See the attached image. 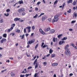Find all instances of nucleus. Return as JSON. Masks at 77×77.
<instances>
[{"label":"nucleus","mask_w":77,"mask_h":77,"mask_svg":"<svg viewBox=\"0 0 77 77\" xmlns=\"http://www.w3.org/2000/svg\"><path fill=\"white\" fill-rule=\"evenodd\" d=\"M68 47H69V45H66L64 47V49L65 50H66V51L65 52V54H67V56H70V51H69L68 48Z\"/></svg>","instance_id":"obj_1"},{"label":"nucleus","mask_w":77,"mask_h":77,"mask_svg":"<svg viewBox=\"0 0 77 77\" xmlns=\"http://www.w3.org/2000/svg\"><path fill=\"white\" fill-rule=\"evenodd\" d=\"M35 42V39L34 38H33L30 41H28L27 42V44L28 45L27 46V48H29V47H30V45L29 44H33Z\"/></svg>","instance_id":"obj_2"},{"label":"nucleus","mask_w":77,"mask_h":77,"mask_svg":"<svg viewBox=\"0 0 77 77\" xmlns=\"http://www.w3.org/2000/svg\"><path fill=\"white\" fill-rule=\"evenodd\" d=\"M58 17L59 16L57 15V14H56V15L54 16V18L52 20V23H55V22H57L59 20Z\"/></svg>","instance_id":"obj_3"},{"label":"nucleus","mask_w":77,"mask_h":77,"mask_svg":"<svg viewBox=\"0 0 77 77\" xmlns=\"http://www.w3.org/2000/svg\"><path fill=\"white\" fill-rule=\"evenodd\" d=\"M6 39L2 38V39L1 40V42L2 44H3V42H6Z\"/></svg>","instance_id":"obj_4"},{"label":"nucleus","mask_w":77,"mask_h":77,"mask_svg":"<svg viewBox=\"0 0 77 77\" xmlns=\"http://www.w3.org/2000/svg\"><path fill=\"white\" fill-rule=\"evenodd\" d=\"M24 11H25L24 9L23 8H22L19 9L18 10V12H19V13H20V12H24Z\"/></svg>","instance_id":"obj_5"},{"label":"nucleus","mask_w":77,"mask_h":77,"mask_svg":"<svg viewBox=\"0 0 77 77\" xmlns=\"http://www.w3.org/2000/svg\"><path fill=\"white\" fill-rule=\"evenodd\" d=\"M39 31L41 33H42V34L43 35L45 34V33L42 30V29H39Z\"/></svg>","instance_id":"obj_6"},{"label":"nucleus","mask_w":77,"mask_h":77,"mask_svg":"<svg viewBox=\"0 0 77 77\" xmlns=\"http://www.w3.org/2000/svg\"><path fill=\"white\" fill-rule=\"evenodd\" d=\"M47 17L46 16L44 15L42 17V21H45V19Z\"/></svg>","instance_id":"obj_7"},{"label":"nucleus","mask_w":77,"mask_h":77,"mask_svg":"<svg viewBox=\"0 0 77 77\" xmlns=\"http://www.w3.org/2000/svg\"><path fill=\"white\" fill-rule=\"evenodd\" d=\"M15 26V23H13L12 25H11V26L10 28L11 30H13L14 29V27Z\"/></svg>","instance_id":"obj_8"},{"label":"nucleus","mask_w":77,"mask_h":77,"mask_svg":"<svg viewBox=\"0 0 77 77\" xmlns=\"http://www.w3.org/2000/svg\"><path fill=\"white\" fill-rule=\"evenodd\" d=\"M77 13L75 12L74 13L73 15V18H77Z\"/></svg>","instance_id":"obj_9"},{"label":"nucleus","mask_w":77,"mask_h":77,"mask_svg":"<svg viewBox=\"0 0 77 77\" xmlns=\"http://www.w3.org/2000/svg\"><path fill=\"white\" fill-rule=\"evenodd\" d=\"M63 44H65V42L64 41H60L59 42V45H62Z\"/></svg>","instance_id":"obj_10"},{"label":"nucleus","mask_w":77,"mask_h":77,"mask_svg":"<svg viewBox=\"0 0 77 77\" xmlns=\"http://www.w3.org/2000/svg\"><path fill=\"white\" fill-rule=\"evenodd\" d=\"M58 65V63H53L52 64V66H56Z\"/></svg>","instance_id":"obj_11"},{"label":"nucleus","mask_w":77,"mask_h":77,"mask_svg":"<svg viewBox=\"0 0 77 77\" xmlns=\"http://www.w3.org/2000/svg\"><path fill=\"white\" fill-rule=\"evenodd\" d=\"M54 32V30L53 29H51L50 31V33L52 34Z\"/></svg>","instance_id":"obj_12"},{"label":"nucleus","mask_w":77,"mask_h":77,"mask_svg":"<svg viewBox=\"0 0 77 77\" xmlns=\"http://www.w3.org/2000/svg\"><path fill=\"white\" fill-rule=\"evenodd\" d=\"M26 29H28V32H30L31 29V27L30 26H29L28 27H26Z\"/></svg>","instance_id":"obj_13"},{"label":"nucleus","mask_w":77,"mask_h":77,"mask_svg":"<svg viewBox=\"0 0 77 77\" xmlns=\"http://www.w3.org/2000/svg\"><path fill=\"white\" fill-rule=\"evenodd\" d=\"M20 20V18H18V17H17L16 18H15L14 20V21H19Z\"/></svg>","instance_id":"obj_14"},{"label":"nucleus","mask_w":77,"mask_h":77,"mask_svg":"<svg viewBox=\"0 0 77 77\" xmlns=\"http://www.w3.org/2000/svg\"><path fill=\"white\" fill-rule=\"evenodd\" d=\"M25 36V35H24V34L23 35H20V38H21V37H22L21 38V39H24V38Z\"/></svg>","instance_id":"obj_15"},{"label":"nucleus","mask_w":77,"mask_h":77,"mask_svg":"<svg viewBox=\"0 0 77 77\" xmlns=\"http://www.w3.org/2000/svg\"><path fill=\"white\" fill-rule=\"evenodd\" d=\"M18 3L20 4V5H21V4H23L24 3V2H23V0H21L20 1H19L18 2Z\"/></svg>","instance_id":"obj_16"},{"label":"nucleus","mask_w":77,"mask_h":77,"mask_svg":"<svg viewBox=\"0 0 77 77\" xmlns=\"http://www.w3.org/2000/svg\"><path fill=\"white\" fill-rule=\"evenodd\" d=\"M65 2H64L63 4V6H59V8H62V9H63V7L65 6Z\"/></svg>","instance_id":"obj_17"},{"label":"nucleus","mask_w":77,"mask_h":77,"mask_svg":"<svg viewBox=\"0 0 77 77\" xmlns=\"http://www.w3.org/2000/svg\"><path fill=\"white\" fill-rule=\"evenodd\" d=\"M73 0H69L67 1V3L69 4V3H72Z\"/></svg>","instance_id":"obj_18"},{"label":"nucleus","mask_w":77,"mask_h":77,"mask_svg":"<svg viewBox=\"0 0 77 77\" xmlns=\"http://www.w3.org/2000/svg\"><path fill=\"white\" fill-rule=\"evenodd\" d=\"M63 36V35L62 34H59V35H58L57 36V37L58 38H59V39H60V37L61 36Z\"/></svg>","instance_id":"obj_19"},{"label":"nucleus","mask_w":77,"mask_h":77,"mask_svg":"<svg viewBox=\"0 0 77 77\" xmlns=\"http://www.w3.org/2000/svg\"><path fill=\"white\" fill-rule=\"evenodd\" d=\"M50 30V28H48L47 29H45V32H48Z\"/></svg>","instance_id":"obj_20"},{"label":"nucleus","mask_w":77,"mask_h":77,"mask_svg":"<svg viewBox=\"0 0 77 77\" xmlns=\"http://www.w3.org/2000/svg\"><path fill=\"white\" fill-rule=\"evenodd\" d=\"M56 40H57V38H54L53 39V41L54 42H56Z\"/></svg>","instance_id":"obj_21"},{"label":"nucleus","mask_w":77,"mask_h":77,"mask_svg":"<svg viewBox=\"0 0 77 77\" xmlns=\"http://www.w3.org/2000/svg\"><path fill=\"white\" fill-rule=\"evenodd\" d=\"M72 5L74 6H75V5H76V1H73V2L72 3Z\"/></svg>","instance_id":"obj_22"},{"label":"nucleus","mask_w":77,"mask_h":77,"mask_svg":"<svg viewBox=\"0 0 77 77\" xmlns=\"http://www.w3.org/2000/svg\"><path fill=\"white\" fill-rule=\"evenodd\" d=\"M67 39V37H64L63 38H62V41H65V40H66Z\"/></svg>","instance_id":"obj_23"},{"label":"nucleus","mask_w":77,"mask_h":77,"mask_svg":"<svg viewBox=\"0 0 77 77\" xmlns=\"http://www.w3.org/2000/svg\"><path fill=\"white\" fill-rule=\"evenodd\" d=\"M3 37L4 38H6L7 37V34H4L3 35Z\"/></svg>","instance_id":"obj_24"},{"label":"nucleus","mask_w":77,"mask_h":77,"mask_svg":"<svg viewBox=\"0 0 77 77\" xmlns=\"http://www.w3.org/2000/svg\"><path fill=\"white\" fill-rule=\"evenodd\" d=\"M0 22L1 23H3V20L1 18H0Z\"/></svg>","instance_id":"obj_25"},{"label":"nucleus","mask_w":77,"mask_h":77,"mask_svg":"<svg viewBox=\"0 0 77 77\" xmlns=\"http://www.w3.org/2000/svg\"><path fill=\"white\" fill-rule=\"evenodd\" d=\"M44 14H45L44 13H41L40 15L39 16H38V18H39V17H41V16H42V15H44Z\"/></svg>","instance_id":"obj_26"},{"label":"nucleus","mask_w":77,"mask_h":77,"mask_svg":"<svg viewBox=\"0 0 77 77\" xmlns=\"http://www.w3.org/2000/svg\"><path fill=\"white\" fill-rule=\"evenodd\" d=\"M70 46H72L73 47H75L74 45V43H70Z\"/></svg>","instance_id":"obj_27"},{"label":"nucleus","mask_w":77,"mask_h":77,"mask_svg":"<svg viewBox=\"0 0 77 77\" xmlns=\"http://www.w3.org/2000/svg\"><path fill=\"white\" fill-rule=\"evenodd\" d=\"M55 57V54H52L51 55V57L53 58V57Z\"/></svg>","instance_id":"obj_28"},{"label":"nucleus","mask_w":77,"mask_h":77,"mask_svg":"<svg viewBox=\"0 0 77 77\" xmlns=\"http://www.w3.org/2000/svg\"><path fill=\"white\" fill-rule=\"evenodd\" d=\"M38 45H39V44H37L36 45H35V49H36V48H38Z\"/></svg>","instance_id":"obj_29"},{"label":"nucleus","mask_w":77,"mask_h":77,"mask_svg":"<svg viewBox=\"0 0 77 77\" xmlns=\"http://www.w3.org/2000/svg\"><path fill=\"white\" fill-rule=\"evenodd\" d=\"M11 76L14 77V76H15V74L14 73H13V72H12L11 73Z\"/></svg>","instance_id":"obj_30"},{"label":"nucleus","mask_w":77,"mask_h":77,"mask_svg":"<svg viewBox=\"0 0 77 77\" xmlns=\"http://www.w3.org/2000/svg\"><path fill=\"white\" fill-rule=\"evenodd\" d=\"M37 17H38V14H36L33 17V18H35Z\"/></svg>","instance_id":"obj_31"},{"label":"nucleus","mask_w":77,"mask_h":77,"mask_svg":"<svg viewBox=\"0 0 77 77\" xmlns=\"http://www.w3.org/2000/svg\"><path fill=\"white\" fill-rule=\"evenodd\" d=\"M35 64H36V65H35V69H36V68H37V67L38 66V64H37V63H36Z\"/></svg>","instance_id":"obj_32"},{"label":"nucleus","mask_w":77,"mask_h":77,"mask_svg":"<svg viewBox=\"0 0 77 77\" xmlns=\"http://www.w3.org/2000/svg\"><path fill=\"white\" fill-rule=\"evenodd\" d=\"M53 51L51 50V49H50V50H49V53H53Z\"/></svg>","instance_id":"obj_33"},{"label":"nucleus","mask_w":77,"mask_h":77,"mask_svg":"<svg viewBox=\"0 0 77 77\" xmlns=\"http://www.w3.org/2000/svg\"><path fill=\"white\" fill-rule=\"evenodd\" d=\"M12 30H11V28H10V29H8L7 32H10Z\"/></svg>","instance_id":"obj_34"},{"label":"nucleus","mask_w":77,"mask_h":77,"mask_svg":"<svg viewBox=\"0 0 77 77\" xmlns=\"http://www.w3.org/2000/svg\"><path fill=\"white\" fill-rule=\"evenodd\" d=\"M36 62H37V59H36L34 62V64H35L36 63H37Z\"/></svg>","instance_id":"obj_35"},{"label":"nucleus","mask_w":77,"mask_h":77,"mask_svg":"<svg viewBox=\"0 0 77 77\" xmlns=\"http://www.w3.org/2000/svg\"><path fill=\"white\" fill-rule=\"evenodd\" d=\"M71 9H69V11H67V12H68V13H70L71 12Z\"/></svg>","instance_id":"obj_36"},{"label":"nucleus","mask_w":77,"mask_h":77,"mask_svg":"<svg viewBox=\"0 0 77 77\" xmlns=\"http://www.w3.org/2000/svg\"><path fill=\"white\" fill-rule=\"evenodd\" d=\"M75 22H76V20H73L71 22V23H72V24H73L74 23H75Z\"/></svg>","instance_id":"obj_37"},{"label":"nucleus","mask_w":77,"mask_h":77,"mask_svg":"<svg viewBox=\"0 0 77 77\" xmlns=\"http://www.w3.org/2000/svg\"><path fill=\"white\" fill-rule=\"evenodd\" d=\"M58 2V1L57 0H56V1H55L54 5H55V4H56Z\"/></svg>","instance_id":"obj_38"},{"label":"nucleus","mask_w":77,"mask_h":77,"mask_svg":"<svg viewBox=\"0 0 77 77\" xmlns=\"http://www.w3.org/2000/svg\"><path fill=\"white\" fill-rule=\"evenodd\" d=\"M5 16H6V17H8V16L9 15V14L8 13H7V14H5Z\"/></svg>","instance_id":"obj_39"},{"label":"nucleus","mask_w":77,"mask_h":77,"mask_svg":"<svg viewBox=\"0 0 77 77\" xmlns=\"http://www.w3.org/2000/svg\"><path fill=\"white\" fill-rule=\"evenodd\" d=\"M16 32H17L18 33H20V30L18 29L17 31H16Z\"/></svg>","instance_id":"obj_40"},{"label":"nucleus","mask_w":77,"mask_h":77,"mask_svg":"<svg viewBox=\"0 0 77 77\" xmlns=\"http://www.w3.org/2000/svg\"><path fill=\"white\" fill-rule=\"evenodd\" d=\"M41 2H37L36 5H39L40 4H41Z\"/></svg>","instance_id":"obj_41"},{"label":"nucleus","mask_w":77,"mask_h":77,"mask_svg":"<svg viewBox=\"0 0 77 77\" xmlns=\"http://www.w3.org/2000/svg\"><path fill=\"white\" fill-rule=\"evenodd\" d=\"M43 65H44L45 66H46V65H47V62H44L43 63Z\"/></svg>","instance_id":"obj_42"},{"label":"nucleus","mask_w":77,"mask_h":77,"mask_svg":"<svg viewBox=\"0 0 77 77\" xmlns=\"http://www.w3.org/2000/svg\"><path fill=\"white\" fill-rule=\"evenodd\" d=\"M47 47V45H45L42 47H43V48H45V47Z\"/></svg>","instance_id":"obj_43"},{"label":"nucleus","mask_w":77,"mask_h":77,"mask_svg":"<svg viewBox=\"0 0 77 77\" xmlns=\"http://www.w3.org/2000/svg\"><path fill=\"white\" fill-rule=\"evenodd\" d=\"M10 9H7L6 10V12H10Z\"/></svg>","instance_id":"obj_44"},{"label":"nucleus","mask_w":77,"mask_h":77,"mask_svg":"<svg viewBox=\"0 0 77 77\" xmlns=\"http://www.w3.org/2000/svg\"><path fill=\"white\" fill-rule=\"evenodd\" d=\"M37 75H38V73H35L34 75V77H37Z\"/></svg>","instance_id":"obj_45"},{"label":"nucleus","mask_w":77,"mask_h":77,"mask_svg":"<svg viewBox=\"0 0 77 77\" xmlns=\"http://www.w3.org/2000/svg\"><path fill=\"white\" fill-rule=\"evenodd\" d=\"M44 45V42H42V45L41 46V47H42L43 46V45Z\"/></svg>","instance_id":"obj_46"},{"label":"nucleus","mask_w":77,"mask_h":77,"mask_svg":"<svg viewBox=\"0 0 77 77\" xmlns=\"http://www.w3.org/2000/svg\"><path fill=\"white\" fill-rule=\"evenodd\" d=\"M32 66H29V67L27 69H32Z\"/></svg>","instance_id":"obj_47"},{"label":"nucleus","mask_w":77,"mask_h":77,"mask_svg":"<svg viewBox=\"0 0 77 77\" xmlns=\"http://www.w3.org/2000/svg\"><path fill=\"white\" fill-rule=\"evenodd\" d=\"M29 75H31V74H26V75L25 76L26 77H28Z\"/></svg>","instance_id":"obj_48"},{"label":"nucleus","mask_w":77,"mask_h":77,"mask_svg":"<svg viewBox=\"0 0 77 77\" xmlns=\"http://www.w3.org/2000/svg\"><path fill=\"white\" fill-rule=\"evenodd\" d=\"M24 33H26V29L24 28Z\"/></svg>","instance_id":"obj_49"},{"label":"nucleus","mask_w":77,"mask_h":77,"mask_svg":"<svg viewBox=\"0 0 77 77\" xmlns=\"http://www.w3.org/2000/svg\"><path fill=\"white\" fill-rule=\"evenodd\" d=\"M24 76H25V75H20V77H24Z\"/></svg>","instance_id":"obj_50"},{"label":"nucleus","mask_w":77,"mask_h":77,"mask_svg":"<svg viewBox=\"0 0 77 77\" xmlns=\"http://www.w3.org/2000/svg\"><path fill=\"white\" fill-rule=\"evenodd\" d=\"M34 35V33H32L31 34L30 36H33Z\"/></svg>","instance_id":"obj_51"},{"label":"nucleus","mask_w":77,"mask_h":77,"mask_svg":"<svg viewBox=\"0 0 77 77\" xmlns=\"http://www.w3.org/2000/svg\"><path fill=\"white\" fill-rule=\"evenodd\" d=\"M22 15H26V13H25V12H23L22 13Z\"/></svg>","instance_id":"obj_52"},{"label":"nucleus","mask_w":77,"mask_h":77,"mask_svg":"<svg viewBox=\"0 0 77 77\" xmlns=\"http://www.w3.org/2000/svg\"><path fill=\"white\" fill-rule=\"evenodd\" d=\"M35 26H34L32 27V29H33V30H35Z\"/></svg>","instance_id":"obj_53"},{"label":"nucleus","mask_w":77,"mask_h":77,"mask_svg":"<svg viewBox=\"0 0 77 77\" xmlns=\"http://www.w3.org/2000/svg\"><path fill=\"white\" fill-rule=\"evenodd\" d=\"M48 20H49V21H51V18H49L48 19Z\"/></svg>","instance_id":"obj_54"},{"label":"nucleus","mask_w":77,"mask_h":77,"mask_svg":"<svg viewBox=\"0 0 77 77\" xmlns=\"http://www.w3.org/2000/svg\"><path fill=\"white\" fill-rule=\"evenodd\" d=\"M69 75L70 76H72V75H73V74L72 73H70Z\"/></svg>","instance_id":"obj_55"},{"label":"nucleus","mask_w":77,"mask_h":77,"mask_svg":"<svg viewBox=\"0 0 77 77\" xmlns=\"http://www.w3.org/2000/svg\"><path fill=\"white\" fill-rule=\"evenodd\" d=\"M25 36L27 37L29 36V34H26L25 35Z\"/></svg>","instance_id":"obj_56"},{"label":"nucleus","mask_w":77,"mask_h":77,"mask_svg":"<svg viewBox=\"0 0 77 77\" xmlns=\"http://www.w3.org/2000/svg\"><path fill=\"white\" fill-rule=\"evenodd\" d=\"M6 62H8V63H9V62H10V61L9 60H7Z\"/></svg>","instance_id":"obj_57"},{"label":"nucleus","mask_w":77,"mask_h":77,"mask_svg":"<svg viewBox=\"0 0 77 77\" xmlns=\"http://www.w3.org/2000/svg\"><path fill=\"white\" fill-rule=\"evenodd\" d=\"M35 10H36V11H38V8H35Z\"/></svg>","instance_id":"obj_58"},{"label":"nucleus","mask_w":77,"mask_h":77,"mask_svg":"<svg viewBox=\"0 0 77 77\" xmlns=\"http://www.w3.org/2000/svg\"><path fill=\"white\" fill-rule=\"evenodd\" d=\"M73 59H74V60H75V59H76V57H75V56H74L73 57Z\"/></svg>","instance_id":"obj_59"},{"label":"nucleus","mask_w":77,"mask_h":77,"mask_svg":"<svg viewBox=\"0 0 77 77\" xmlns=\"http://www.w3.org/2000/svg\"><path fill=\"white\" fill-rule=\"evenodd\" d=\"M50 56V54H48L47 55V57H49V56Z\"/></svg>","instance_id":"obj_60"},{"label":"nucleus","mask_w":77,"mask_h":77,"mask_svg":"<svg viewBox=\"0 0 77 77\" xmlns=\"http://www.w3.org/2000/svg\"><path fill=\"white\" fill-rule=\"evenodd\" d=\"M73 9L74 10H75V9H76V8H75V7H73Z\"/></svg>","instance_id":"obj_61"},{"label":"nucleus","mask_w":77,"mask_h":77,"mask_svg":"<svg viewBox=\"0 0 77 77\" xmlns=\"http://www.w3.org/2000/svg\"><path fill=\"white\" fill-rule=\"evenodd\" d=\"M42 2L43 3H45V0H43Z\"/></svg>","instance_id":"obj_62"},{"label":"nucleus","mask_w":77,"mask_h":77,"mask_svg":"<svg viewBox=\"0 0 77 77\" xmlns=\"http://www.w3.org/2000/svg\"><path fill=\"white\" fill-rule=\"evenodd\" d=\"M53 77H57V76H56V74L54 75Z\"/></svg>","instance_id":"obj_63"},{"label":"nucleus","mask_w":77,"mask_h":77,"mask_svg":"<svg viewBox=\"0 0 77 77\" xmlns=\"http://www.w3.org/2000/svg\"><path fill=\"white\" fill-rule=\"evenodd\" d=\"M69 30H70V31H72V29L70 28V29H69Z\"/></svg>","instance_id":"obj_64"}]
</instances>
